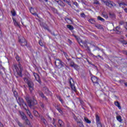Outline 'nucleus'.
I'll return each mask as SVG.
<instances>
[{
	"instance_id": "nucleus-28",
	"label": "nucleus",
	"mask_w": 127,
	"mask_h": 127,
	"mask_svg": "<svg viewBox=\"0 0 127 127\" xmlns=\"http://www.w3.org/2000/svg\"><path fill=\"white\" fill-rule=\"evenodd\" d=\"M97 19L98 20H100L101 21H102L103 22H104V21H105V19L103 18H102V17L99 16L97 17Z\"/></svg>"
},
{
	"instance_id": "nucleus-35",
	"label": "nucleus",
	"mask_w": 127,
	"mask_h": 127,
	"mask_svg": "<svg viewBox=\"0 0 127 127\" xmlns=\"http://www.w3.org/2000/svg\"><path fill=\"white\" fill-rule=\"evenodd\" d=\"M73 68H74V69H75L76 70H79L80 69V66H79V65L75 64L74 65V66H73Z\"/></svg>"
},
{
	"instance_id": "nucleus-25",
	"label": "nucleus",
	"mask_w": 127,
	"mask_h": 127,
	"mask_svg": "<svg viewBox=\"0 0 127 127\" xmlns=\"http://www.w3.org/2000/svg\"><path fill=\"white\" fill-rule=\"evenodd\" d=\"M66 27L68 28L69 30H73V29H74V27L71 25H66Z\"/></svg>"
},
{
	"instance_id": "nucleus-3",
	"label": "nucleus",
	"mask_w": 127,
	"mask_h": 127,
	"mask_svg": "<svg viewBox=\"0 0 127 127\" xmlns=\"http://www.w3.org/2000/svg\"><path fill=\"white\" fill-rule=\"evenodd\" d=\"M26 100L27 102L28 103V105L29 107V108H32L33 106H35V105H37V101L36 100L34 99L32 101L30 100V98L27 97L26 98Z\"/></svg>"
},
{
	"instance_id": "nucleus-27",
	"label": "nucleus",
	"mask_w": 127,
	"mask_h": 127,
	"mask_svg": "<svg viewBox=\"0 0 127 127\" xmlns=\"http://www.w3.org/2000/svg\"><path fill=\"white\" fill-rule=\"evenodd\" d=\"M96 123L100 122V117H99V115H96Z\"/></svg>"
},
{
	"instance_id": "nucleus-52",
	"label": "nucleus",
	"mask_w": 127,
	"mask_h": 127,
	"mask_svg": "<svg viewBox=\"0 0 127 127\" xmlns=\"http://www.w3.org/2000/svg\"><path fill=\"white\" fill-rule=\"evenodd\" d=\"M39 44H40V45L41 46H43V44L42 43V42H41V41H40L39 42Z\"/></svg>"
},
{
	"instance_id": "nucleus-36",
	"label": "nucleus",
	"mask_w": 127,
	"mask_h": 127,
	"mask_svg": "<svg viewBox=\"0 0 127 127\" xmlns=\"http://www.w3.org/2000/svg\"><path fill=\"white\" fill-rule=\"evenodd\" d=\"M41 122H42V123H43V124H44V125H46V121L45 120L44 118H41Z\"/></svg>"
},
{
	"instance_id": "nucleus-31",
	"label": "nucleus",
	"mask_w": 127,
	"mask_h": 127,
	"mask_svg": "<svg viewBox=\"0 0 127 127\" xmlns=\"http://www.w3.org/2000/svg\"><path fill=\"white\" fill-rule=\"evenodd\" d=\"M24 80L25 82V83H27V84L30 81V79L29 78H28L27 77L24 78Z\"/></svg>"
},
{
	"instance_id": "nucleus-30",
	"label": "nucleus",
	"mask_w": 127,
	"mask_h": 127,
	"mask_svg": "<svg viewBox=\"0 0 127 127\" xmlns=\"http://www.w3.org/2000/svg\"><path fill=\"white\" fill-rule=\"evenodd\" d=\"M84 121L87 124H91V121L89 120L87 117L84 118Z\"/></svg>"
},
{
	"instance_id": "nucleus-29",
	"label": "nucleus",
	"mask_w": 127,
	"mask_h": 127,
	"mask_svg": "<svg viewBox=\"0 0 127 127\" xmlns=\"http://www.w3.org/2000/svg\"><path fill=\"white\" fill-rule=\"evenodd\" d=\"M75 64H75V63H74L73 61H71L70 63H69V65H70V67H74Z\"/></svg>"
},
{
	"instance_id": "nucleus-63",
	"label": "nucleus",
	"mask_w": 127,
	"mask_h": 127,
	"mask_svg": "<svg viewBox=\"0 0 127 127\" xmlns=\"http://www.w3.org/2000/svg\"><path fill=\"white\" fill-rule=\"evenodd\" d=\"M45 1H46V2H47V1H48V0H44Z\"/></svg>"
},
{
	"instance_id": "nucleus-57",
	"label": "nucleus",
	"mask_w": 127,
	"mask_h": 127,
	"mask_svg": "<svg viewBox=\"0 0 127 127\" xmlns=\"http://www.w3.org/2000/svg\"><path fill=\"white\" fill-rule=\"evenodd\" d=\"M120 24H121V25H123V24H124V22L123 21L120 22Z\"/></svg>"
},
{
	"instance_id": "nucleus-13",
	"label": "nucleus",
	"mask_w": 127,
	"mask_h": 127,
	"mask_svg": "<svg viewBox=\"0 0 127 127\" xmlns=\"http://www.w3.org/2000/svg\"><path fill=\"white\" fill-rule=\"evenodd\" d=\"M30 11L31 12V13H32V14H33V15H36L37 16H38V14H37V13H36V12H35V11H34V8L31 7Z\"/></svg>"
},
{
	"instance_id": "nucleus-46",
	"label": "nucleus",
	"mask_w": 127,
	"mask_h": 127,
	"mask_svg": "<svg viewBox=\"0 0 127 127\" xmlns=\"http://www.w3.org/2000/svg\"><path fill=\"white\" fill-rule=\"evenodd\" d=\"M40 105L41 108H42L43 109L44 108V104H43L42 103H40Z\"/></svg>"
},
{
	"instance_id": "nucleus-59",
	"label": "nucleus",
	"mask_w": 127,
	"mask_h": 127,
	"mask_svg": "<svg viewBox=\"0 0 127 127\" xmlns=\"http://www.w3.org/2000/svg\"><path fill=\"white\" fill-rule=\"evenodd\" d=\"M60 102H61V103H63V100H62V99H61V98H60Z\"/></svg>"
},
{
	"instance_id": "nucleus-23",
	"label": "nucleus",
	"mask_w": 127,
	"mask_h": 127,
	"mask_svg": "<svg viewBox=\"0 0 127 127\" xmlns=\"http://www.w3.org/2000/svg\"><path fill=\"white\" fill-rule=\"evenodd\" d=\"M95 27H97L98 29H103V26L100 24H95Z\"/></svg>"
},
{
	"instance_id": "nucleus-26",
	"label": "nucleus",
	"mask_w": 127,
	"mask_h": 127,
	"mask_svg": "<svg viewBox=\"0 0 127 127\" xmlns=\"http://www.w3.org/2000/svg\"><path fill=\"white\" fill-rule=\"evenodd\" d=\"M89 22H90V23H92V24H95L96 22V21L94 20V19H90L88 20Z\"/></svg>"
},
{
	"instance_id": "nucleus-8",
	"label": "nucleus",
	"mask_w": 127,
	"mask_h": 127,
	"mask_svg": "<svg viewBox=\"0 0 127 127\" xmlns=\"http://www.w3.org/2000/svg\"><path fill=\"white\" fill-rule=\"evenodd\" d=\"M33 75L36 81H37V82H38V83H40V84L41 83V80H40V77H39V75H38V74L35 72H33Z\"/></svg>"
},
{
	"instance_id": "nucleus-1",
	"label": "nucleus",
	"mask_w": 127,
	"mask_h": 127,
	"mask_svg": "<svg viewBox=\"0 0 127 127\" xmlns=\"http://www.w3.org/2000/svg\"><path fill=\"white\" fill-rule=\"evenodd\" d=\"M13 68L15 69L17 75L20 76V77H22V74H21V72H22V67H21V64H19L18 67H17V65L14 64Z\"/></svg>"
},
{
	"instance_id": "nucleus-10",
	"label": "nucleus",
	"mask_w": 127,
	"mask_h": 127,
	"mask_svg": "<svg viewBox=\"0 0 127 127\" xmlns=\"http://www.w3.org/2000/svg\"><path fill=\"white\" fill-rule=\"evenodd\" d=\"M19 115L21 117L22 120H26L27 119V117H26V115H25V114L23 113L22 111H19Z\"/></svg>"
},
{
	"instance_id": "nucleus-20",
	"label": "nucleus",
	"mask_w": 127,
	"mask_h": 127,
	"mask_svg": "<svg viewBox=\"0 0 127 127\" xmlns=\"http://www.w3.org/2000/svg\"><path fill=\"white\" fill-rule=\"evenodd\" d=\"M59 124L60 127H64V123L62 120H59Z\"/></svg>"
},
{
	"instance_id": "nucleus-6",
	"label": "nucleus",
	"mask_w": 127,
	"mask_h": 127,
	"mask_svg": "<svg viewBox=\"0 0 127 127\" xmlns=\"http://www.w3.org/2000/svg\"><path fill=\"white\" fill-rule=\"evenodd\" d=\"M19 42L22 46H26L27 45V42H26V40L24 38L19 39Z\"/></svg>"
},
{
	"instance_id": "nucleus-44",
	"label": "nucleus",
	"mask_w": 127,
	"mask_h": 127,
	"mask_svg": "<svg viewBox=\"0 0 127 127\" xmlns=\"http://www.w3.org/2000/svg\"><path fill=\"white\" fill-rule=\"evenodd\" d=\"M110 17H115V14L114 13H109Z\"/></svg>"
},
{
	"instance_id": "nucleus-47",
	"label": "nucleus",
	"mask_w": 127,
	"mask_h": 127,
	"mask_svg": "<svg viewBox=\"0 0 127 127\" xmlns=\"http://www.w3.org/2000/svg\"><path fill=\"white\" fill-rule=\"evenodd\" d=\"M16 59L17 61H18V62H19L20 58H19V57H18V56H16Z\"/></svg>"
},
{
	"instance_id": "nucleus-21",
	"label": "nucleus",
	"mask_w": 127,
	"mask_h": 127,
	"mask_svg": "<svg viewBox=\"0 0 127 127\" xmlns=\"http://www.w3.org/2000/svg\"><path fill=\"white\" fill-rule=\"evenodd\" d=\"M92 49L93 51H96V50L100 51V48H99V47L95 46H93L92 47Z\"/></svg>"
},
{
	"instance_id": "nucleus-50",
	"label": "nucleus",
	"mask_w": 127,
	"mask_h": 127,
	"mask_svg": "<svg viewBox=\"0 0 127 127\" xmlns=\"http://www.w3.org/2000/svg\"><path fill=\"white\" fill-rule=\"evenodd\" d=\"M92 55L94 56V57H96V58H97V57H99L100 58H102V56H100V55H98V56H94V55L92 54Z\"/></svg>"
},
{
	"instance_id": "nucleus-14",
	"label": "nucleus",
	"mask_w": 127,
	"mask_h": 127,
	"mask_svg": "<svg viewBox=\"0 0 127 127\" xmlns=\"http://www.w3.org/2000/svg\"><path fill=\"white\" fill-rule=\"evenodd\" d=\"M61 6H65V4L60 0H55Z\"/></svg>"
},
{
	"instance_id": "nucleus-48",
	"label": "nucleus",
	"mask_w": 127,
	"mask_h": 127,
	"mask_svg": "<svg viewBox=\"0 0 127 127\" xmlns=\"http://www.w3.org/2000/svg\"><path fill=\"white\" fill-rule=\"evenodd\" d=\"M0 37H2V32L1 31V29L0 28Z\"/></svg>"
},
{
	"instance_id": "nucleus-38",
	"label": "nucleus",
	"mask_w": 127,
	"mask_h": 127,
	"mask_svg": "<svg viewBox=\"0 0 127 127\" xmlns=\"http://www.w3.org/2000/svg\"><path fill=\"white\" fill-rule=\"evenodd\" d=\"M34 114L35 116H36V117H38V116L39 115V114H38V112L36 111H34Z\"/></svg>"
},
{
	"instance_id": "nucleus-61",
	"label": "nucleus",
	"mask_w": 127,
	"mask_h": 127,
	"mask_svg": "<svg viewBox=\"0 0 127 127\" xmlns=\"http://www.w3.org/2000/svg\"><path fill=\"white\" fill-rule=\"evenodd\" d=\"M119 82H120V83H123V82H124V81L121 80H119Z\"/></svg>"
},
{
	"instance_id": "nucleus-17",
	"label": "nucleus",
	"mask_w": 127,
	"mask_h": 127,
	"mask_svg": "<svg viewBox=\"0 0 127 127\" xmlns=\"http://www.w3.org/2000/svg\"><path fill=\"white\" fill-rule=\"evenodd\" d=\"M116 119H117V121H118V122H119L120 123H122V122H123V119H122V116H121L120 115L117 116Z\"/></svg>"
},
{
	"instance_id": "nucleus-22",
	"label": "nucleus",
	"mask_w": 127,
	"mask_h": 127,
	"mask_svg": "<svg viewBox=\"0 0 127 127\" xmlns=\"http://www.w3.org/2000/svg\"><path fill=\"white\" fill-rule=\"evenodd\" d=\"M43 91H44V92H45V93L46 94H48L50 93L49 89H48V88H47V87H44Z\"/></svg>"
},
{
	"instance_id": "nucleus-64",
	"label": "nucleus",
	"mask_w": 127,
	"mask_h": 127,
	"mask_svg": "<svg viewBox=\"0 0 127 127\" xmlns=\"http://www.w3.org/2000/svg\"><path fill=\"white\" fill-rule=\"evenodd\" d=\"M1 88H0V92H1Z\"/></svg>"
},
{
	"instance_id": "nucleus-18",
	"label": "nucleus",
	"mask_w": 127,
	"mask_h": 127,
	"mask_svg": "<svg viewBox=\"0 0 127 127\" xmlns=\"http://www.w3.org/2000/svg\"><path fill=\"white\" fill-rule=\"evenodd\" d=\"M119 4L120 5V6H122V7H124V6H125V5H127V3H125L124 2H119Z\"/></svg>"
},
{
	"instance_id": "nucleus-62",
	"label": "nucleus",
	"mask_w": 127,
	"mask_h": 127,
	"mask_svg": "<svg viewBox=\"0 0 127 127\" xmlns=\"http://www.w3.org/2000/svg\"><path fill=\"white\" fill-rule=\"evenodd\" d=\"M125 85L126 87H127V82L125 83Z\"/></svg>"
},
{
	"instance_id": "nucleus-34",
	"label": "nucleus",
	"mask_w": 127,
	"mask_h": 127,
	"mask_svg": "<svg viewBox=\"0 0 127 127\" xmlns=\"http://www.w3.org/2000/svg\"><path fill=\"white\" fill-rule=\"evenodd\" d=\"M102 15L103 16V17H105V18H108L109 17L108 16V14L106 13H103Z\"/></svg>"
},
{
	"instance_id": "nucleus-11",
	"label": "nucleus",
	"mask_w": 127,
	"mask_h": 127,
	"mask_svg": "<svg viewBox=\"0 0 127 127\" xmlns=\"http://www.w3.org/2000/svg\"><path fill=\"white\" fill-rule=\"evenodd\" d=\"M27 108V107H24V110H25L28 116H29V118H30L31 119H32L33 116L31 115V113H30V111H29V110H28V109L26 108Z\"/></svg>"
},
{
	"instance_id": "nucleus-51",
	"label": "nucleus",
	"mask_w": 127,
	"mask_h": 127,
	"mask_svg": "<svg viewBox=\"0 0 127 127\" xmlns=\"http://www.w3.org/2000/svg\"><path fill=\"white\" fill-rule=\"evenodd\" d=\"M64 1H65V2L68 4V5L71 6V4L70 3V2H69V1H67V0H65Z\"/></svg>"
},
{
	"instance_id": "nucleus-9",
	"label": "nucleus",
	"mask_w": 127,
	"mask_h": 127,
	"mask_svg": "<svg viewBox=\"0 0 127 127\" xmlns=\"http://www.w3.org/2000/svg\"><path fill=\"white\" fill-rule=\"evenodd\" d=\"M27 85L29 88V90L30 92H32L33 90V82L30 80L27 83Z\"/></svg>"
},
{
	"instance_id": "nucleus-41",
	"label": "nucleus",
	"mask_w": 127,
	"mask_h": 127,
	"mask_svg": "<svg viewBox=\"0 0 127 127\" xmlns=\"http://www.w3.org/2000/svg\"><path fill=\"white\" fill-rule=\"evenodd\" d=\"M14 95L15 96L16 99L17 98V96H18V94H17V92L16 91H15L14 92Z\"/></svg>"
},
{
	"instance_id": "nucleus-39",
	"label": "nucleus",
	"mask_w": 127,
	"mask_h": 127,
	"mask_svg": "<svg viewBox=\"0 0 127 127\" xmlns=\"http://www.w3.org/2000/svg\"><path fill=\"white\" fill-rule=\"evenodd\" d=\"M64 54L67 60H70V59H68V55H67V53L64 52Z\"/></svg>"
},
{
	"instance_id": "nucleus-24",
	"label": "nucleus",
	"mask_w": 127,
	"mask_h": 127,
	"mask_svg": "<svg viewBox=\"0 0 127 127\" xmlns=\"http://www.w3.org/2000/svg\"><path fill=\"white\" fill-rule=\"evenodd\" d=\"M39 94H40V97L43 98V99L44 100H46V101H47V98H46V97H45V96H44V94H43V93H40Z\"/></svg>"
},
{
	"instance_id": "nucleus-54",
	"label": "nucleus",
	"mask_w": 127,
	"mask_h": 127,
	"mask_svg": "<svg viewBox=\"0 0 127 127\" xmlns=\"http://www.w3.org/2000/svg\"><path fill=\"white\" fill-rule=\"evenodd\" d=\"M122 43H123L124 44H125L126 45V44H127V41H123L122 42Z\"/></svg>"
},
{
	"instance_id": "nucleus-58",
	"label": "nucleus",
	"mask_w": 127,
	"mask_h": 127,
	"mask_svg": "<svg viewBox=\"0 0 127 127\" xmlns=\"http://www.w3.org/2000/svg\"><path fill=\"white\" fill-rule=\"evenodd\" d=\"M0 127H3V125L0 122Z\"/></svg>"
},
{
	"instance_id": "nucleus-53",
	"label": "nucleus",
	"mask_w": 127,
	"mask_h": 127,
	"mask_svg": "<svg viewBox=\"0 0 127 127\" xmlns=\"http://www.w3.org/2000/svg\"><path fill=\"white\" fill-rule=\"evenodd\" d=\"M81 17H85V16H86V15H85V14L84 13H82L81 14Z\"/></svg>"
},
{
	"instance_id": "nucleus-55",
	"label": "nucleus",
	"mask_w": 127,
	"mask_h": 127,
	"mask_svg": "<svg viewBox=\"0 0 127 127\" xmlns=\"http://www.w3.org/2000/svg\"><path fill=\"white\" fill-rule=\"evenodd\" d=\"M120 27H116V29L117 31H119V30H120Z\"/></svg>"
},
{
	"instance_id": "nucleus-37",
	"label": "nucleus",
	"mask_w": 127,
	"mask_h": 127,
	"mask_svg": "<svg viewBox=\"0 0 127 127\" xmlns=\"http://www.w3.org/2000/svg\"><path fill=\"white\" fill-rule=\"evenodd\" d=\"M96 124H97L98 127H103L102 126V124H101V122H97V123H96Z\"/></svg>"
},
{
	"instance_id": "nucleus-4",
	"label": "nucleus",
	"mask_w": 127,
	"mask_h": 127,
	"mask_svg": "<svg viewBox=\"0 0 127 127\" xmlns=\"http://www.w3.org/2000/svg\"><path fill=\"white\" fill-rule=\"evenodd\" d=\"M17 102L18 104L19 105V106L23 107L24 108V107H27V105H26V103L24 102V101H23V99L21 98L18 97L16 98Z\"/></svg>"
},
{
	"instance_id": "nucleus-43",
	"label": "nucleus",
	"mask_w": 127,
	"mask_h": 127,
	"mask_svg": "<svg viewBox=\"0 0 127 127\" xmlns=\"http://www.w3.org/2000/svg\"><path fill=\"white\" fill-rule=\"evenodd\" d=\"M17 124H18V126H20V127H23V125L20 122H18L17 123Z\"/></svg>"
},
{
	"instance_id": "nucleus-42",
	"label": "nucleus",
	"mask_w": 127,
	"mask_h": 127,
	"mask_svg": "<svg viewBox=\"0 0 127 127\" xmlns=\"http://www.w3.org/2000/svg\"><path fill=\"white\" fill-rule=\"evenodd\" d=\"M11 13H12V15H13V16H15V15L16 14V13H15V11H12Z\"/></svg>"
},
{
	"instance_id": "nucleus-40",
	"label": "nucleus",
	"mask_w": 127,
	"mask_h": 127,
	"mask_svg": "<svg viewBox=\"0 0 127 127\" xmlns=\"http://www.w3.org/2000/svg\"><path fill=\"white\" fill-rule=\"evenodd\" d=\"M78 123L80 124H79V127H84V125L82 124V120L80 121V123Z\"/></svg>"
},
{
	"instance_id": "nucleus-16",
	"label": "nucleus",
	"mask_w": 127,
	"mask_h": 127,
	"mask_svg": "<svg viewBox=\"0 0 127 127\" xmlns=\"http://www.w3.org/2000/svg\"><path fill=\"white\" fill-rule=\"evenodd\" d=\"M13 21L14 24L15 26L19 27V23H18L17 21H16L15 19H14V18H13Z\"/></svg>"
},
{
	"instance_id": "nucleus-60",
	"label": "nucleus",
	"mask_w": 127,
	"mask_h": 127,
	"mask_svg": "<svg viewBox=\"0 0 127 127\" xmlns=\"http://www.w3.org/2000/svg\"><path fill=\"white\" fill-rule=\"evenodd\" d=\"M53 125H55V119H53Z\"/></svg>"
},
{
	"instance_id": "nucleus-49",
	"label": "nucleus",
	"mask_w": 127,
	"mask_h": 127,
	"mask_svg": "<svg viewBox=\"0 0 127 127\" xmlns=\"http://www.w3.org/2000/svg\"><path fill=\"white\" fill-rule=\"evenodd\" d=\"M73 36H74V37H75V38H76V40H79V37L77 36H76L75 35H73Z\"/></svg>"
},
{
	"instance_id": "nucleus-19",
	"label": "nucleus",
	"mask_w": 127,
	"mask_h": 127,
	"mask_svg": "<svg viewBox=\"0 0 127 127\" xmlns=\"http://www.w3.org/2000/svg\"><path fill=\"white\" fill-rule=\"evenodd\" d=\"M65 21L67 22V23H68V24H72V23H73L72 20H71L69 18H66Z\"/></svg>"
},
{
	"instance_id": "nucleus-56",
	"label": "nucleus",
	"mask_w": 127,
	"mask_h": 127,
	"mask_svg": "<svg viewBox=\"0 0 127 127\" xmlns=\"http://www.w3.org/2000/svg\"><path fill=\"white\" fill-rule=\"evenodd\" d=\"M73 4H74V5H76V6H77L78 5V3H77V2H74Z\"/></svg>"
},
{
	"instance_id": "nucleus-45",
	"label": "nucleus",
	"mask_w": 127,
	"mask_h": 127,
	"mask_svg": "<svg viewBox=\"0 0 127 127\" xmlns=\"http://www.w3.org/2000/svg\"><path fill=\"white\" fill-rule=\"evenodd\" d=\"M58 111H59V113H60V114H62V113H63V112H62V110H61V109L60 108H57Z\"/></svg>"
},
{
	"instance_id": "nucleus-7",
	"label": "nucleus",
	"mask_w": 127,
	"mask_h": 127,
	"mask_svg": "<svg viewBox=\"0 0 127 127\" xmlns=\"http://www.w3.org/2000/svg\"><path fill=\"white\" fill-rule=\"evenodd\" d=\"M91 80L94 85H99V79L96 77V76H92L91 77Z\"/></svg>"
},
{
	"instance_id": "nucleus-33",
	"label": "nucleus",
	"mask_w": 127,
	"mask_h": 127,
	"mask_svg": "<svg viewBox=\"0 0 127 127\" xmlns=\"http://www.w3.org/2000/svg\"><path fill=\"white\" fill-rule=\"evenodd\" d=\"M74 120L77 121V123H81V119L79 120L76 116L73 117Z\"/></svg>"
},
{
	"instance_id": "nucleus-15",
	"label": "nucleus",
	"mask_w": 127,
	"mask_h": 127,
	"mask_svg": "<svg viewBox=\"0 0 127 127\" xmlns=\"http://www.w3.org/2000/svg\"><path fill=\"white\" fill-rule=\"evenodd\" d=\"M115 106H116V107H118L119 110H122V107H121V104H120V103L118 101H115Z\"/></svg>"
},
{
	"instance_id": "nucleus-2",
	"label": "nucleus",
	"mask_w": 127,
	"mask_h": 127,
	"mask_svg": "<svg viewBox=\"0 0 127 127\" xmlns=\"http://www.w3.org/2000/svg\"><path fill=\"white\" fill-rule=\"evenodd\" d=\"M55 65L58 69H61L65 66V64L63 63L61 60L57 59L55 62Z\"/></svg>"
},
{
	"instance_id": "nucleus-12",
	"label": "nucleus",
	"mask_w": 127,
	"mask_h": 127,
	"mask_svg": "<svg viewBox=\"0 0 127 127\" xmlns=\"http://www.w3.org/2000/svg\"><path fill=\"white\" fill-rule=\"evenodd\" d=\"M103 1L104 3H105V4L107 5V6H109V7H113L114 4H113V3H112V2L107 1Z\"/></svg>"
},
{
	"instance_id": "nucleus-5",
	"label": "nucleus",
	"mask_w": 127,
	"mask_h": 127,
	"mask_svg": "<svg viewBox=\"0 0 127 127\" xmlns=\"http://www.w3.org/2000/svg\"><path fill=\"white\" fill-rule=\"evenodd\" d=\"M69 83L70 84L72 90H73L74 92H77V90L76 89V87H75V83L73 78H70L69 80Z\"/></svg>"
},
{
	"instance_id": "nucleus-32",
	"label": "nucleus",
	"mask_w": 127,
	"mask_h": 127,
	"mask_svg": "<svg viewBox=\"0 0 127 127\" xmlns=\"http://www.w3.org/2000/svg\"><path fill=\"white\" fill-rule=\"evenodd\" d=\"M24 121H25V124L26 125H29L30 124L29 120H28L27 118H26V119H24Z\"/></svg>"
}]
</instances>
